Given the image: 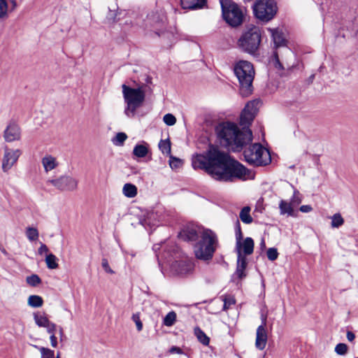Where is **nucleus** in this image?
<instances>
[{
  "label": "nucleus",
  "instance_id": "8fccbe9b",
  "mask_svg": "<svg viewBox=\"0 0 358 358\" xmlns=\"http://www.w3.org/2000/svg\"><path fill=\"white\" fill-rule=\"evenodd\" d=\"M169 352L170 354H179V355H181L183 353L182 350L178 346H172L169 349Z\"/></svg>",
  "mask_w": 358,
  "mask_h": 358
},
{
  "label": "nucleus",
  "instance_id": "f8f14e48",
  "mask_svg": "<svg viewBox=\"0 0 358 358\" xmlns=\"http://www.w3.org/2000/svg\"><path fill=\"white\" fill-rule=\"evenodd\" d=\"M20 137L21 131L20 127L14 122L9 123L3 131L4 140L6 142L11 143L19 141Z\"/></svg>",
  "mask_w": 358,
  "mask_h": 358
},
{
  "label": "nucleus",
  "instance_id": "0e129e2a",
  "mask_svg": "<svg viewBox=\"0 0 358 358\" xmlns=\"http://www.w3.org/2000/svg\"><path fill=\"white\" fill-rule=\"evenodd\" d=\"M356 358H358V357H356Z\"/></svg>",
  "mask_w": 358,
  "mask_h": 358
},
{
  "label": "nucleus",
  "instance_id": "2eb2a0df",
  "mask_svg": "<svg viewBox=\"0 0 358 358\" xmlns=\"http://www.w3.org/2000/svg\"><path fill=\"white\" fill-rule=\"evenodd\" d=\"M271 34L274 47L275 48L286 45L287 41L285 38L284 33L279 29H268Z\"/></svg>",
  "mask_w": 358,
  "mask_h": 358
},
{
  "label": "nucleus",
  "instance_id": "0eeeda50",
  "mask_svg": "<svg viewBox=\"0 0 358 358\" xmlns=\"http://www.w3.org/2000/svg\"><path fill=\"white\" fill-rule=\"evenodd\" d=\"M261 40L259 28L253 26L243 33L237 44L243 52L254 55L259 49Z\"/></svg>",
  "mask_w": 358,
  "mask_h": 358
},
{
  "label": "nucleus",
  "instance_id": "c756f323",
  "mask_svg": "<svg viewBox=\"0 0 358 358\" xmlns=\"http://www.w3.org/2000/svg\"><path fill=\"white\" fill-rule=\"evenodd\" d=\"M176 320V313L174 311H171L164 318L163 324L166 327H171L174 324Z\"/></svg>",
  "mask_w": 358,
  "mask_h": 358
},
{
  "label": "nucleus",
  "instance_id": "49530a36",
  "mask_svg": "<svg viewBox=\"0 0 358 358\" xmlns=\"http://www.w3.org/2000/svg\"><path fill=\"white\" fill-rule=\"evenodd\" d=\"M273 59H274V65L275 67L279 69H284L282 64L280 63L278 55L277 52H274L273 53Z\"/></svg>",
  "mask_w": 358,
  "mask_h": 358
},
{
  "label": "nucleus",
  "instance_id": "412c9836",
  "mask_svg": "<svg viewBox=\"0 0 358 358\" xmlns=\"http://www.w3.org/2000/svg\"><path fill=\"white\" fill-rule=\"evenodd\" d=\"M251 208L250 206L243 207L239 214V217L241 220L245 224H251L253 221L252 217H251L250 212Z\"/></svg>",
  "mask_w": 358,
  "mask_h": 358
},
{
  "label": "nucleus",
  "instance_id": "5fc2aeb1",
  "mask_svg": "<svg viewBox=\"0 0 358 358\" xmlns=\"http://www.w3.org/2000/svg\"><path fill=\"white\" fill-rule=\"evenodd\" d=\"M347 338L349 341L352 342L355 338V335L352 331H348L346 334Z\"/></svg>",
  "mask_w": 358,
  "mask_h": 358
},
{
  "label": "nucleus",
  "instance_id": "13d9d810",
  "mask_svg": "<svg viewBox=\"0 0 358 358\" xmlns=\"http://www.w3.org/2000/svg\"><path fill=\"white\" fill-rule=\"evenodd\" d=\"M260 246H261L262 249H264L266 248V243H265V241L264 239L262 240V241L260 243Z\"/></svg>",
  "mask_w": 358,
  "mask_h": 358
},
{
  "label": "nucleus",
  "instance_id": "4be33fe9",
  "mask_svg": "<svg viewBox=\"0 0 358 358\" xmlns=\"http://www.w3.org/2000/svg\"><path fill=\"white\" fill-rule=\"evenodd\" d=\"M148 153V148L146 143L137 144L133 150L134 155L139 158L145 157Z\"/></svg>",
  "mask_w": 358,
  "mask_h": 358
},
{
  "label": "nucleus",
  "instance_id": "58836bf2",
  "mask_svg": "<svg viewBox=\"0 0 358 358\" xmlns=\"http://www.w3.org/2000/svg\"><path fill=\"white\" fill-rule=\"evenodd\" d=\"M163 120L164 123L168 126H173L176 122V117L171 113L166 114L163 117Z\"/></svg>",
  "mask_w": 358,
  "mask_h": 358
},
{
  "label": "nucleus",
  "instance_id": "6ab92c4d",
  "mask_svg": "<svg viewBox=\"0 0 358 358\" xmlns=\"http://www.w3.org/2000/svg\"><path fill=\"white\" fill-rule=\"evenodd\" d=\"M194 334L198 341L205 346H208L210 343V338L204 333L200 327H196L194 329Z\"/></svg>",
  "mask_w": 358,
  "mask_h": 358
},
{
  "label": "nucleus",
  "instance_id": "6e6d98bb",
  "mask_svg": "<svg viewBox=\"0 0 358 358\" xmlns=\"http://www.w3.org/2000/svg\"><path fill=\"white\" fill-rule=\"evenodd\" d=\"M57 334L59 335V337H60V338H61V341H62L63 338H65V336H64V334L63 329H62L61 327H59V328L57 329Z\"/></svg>",
  "mask_w": 358,
  "mask_h": 358
},
{
  "label": "nucleus",
  "instance_id": "9b49d317",
  "mask_svg": "<svg viewBox=\"0 0 358 358\" xmlns=\"http://www.w3.org/2000/svg\"><path fill=\"white\" fill-rule=\"evenodd\" d=\"M194 264L187 259L176 261L171 265L172 270L178 275L185 276L194 271Z\"/></svg>",
  "mask_w": 358,
  "mask_h": 358
},
{
  "label": "nucleus",
  "instance_id": "ea45409f",
  "mask_svg": "<svg viewBox=\"0 0 358 358\" xmlns=\"http://www.w3.org/2000/svg\"><path fill=\"white\" fill-rule=\"evenodd\" d=\"M236 303V300L233 296H227L224 299V306L223 310H228L231 306L234 305Z\"/></svg>",
  "mask_w": 358,
  "mask_h": 358
},
{
  "label": "nucleus",
  "instance_id": "09e8293b",
  "mask_svg": "<svg viewBox=\"0 0 358 358\" xmlns=\"http://www.w3.org/2000/svg\"><path fill=\"white\" fill-rule=\"evenodd\" d=\"M78 181L74 178L69 179V190H73L77 188Z\"/></svg>",
  "mask_w": 358,
  "mask_h": 358
},
{
  "label": "nucleus",
  "instance_id": "9d476101",
  "mask_svg": "<svg viewBox=\"0 0 358 358\" xmlns=\"http://www.w3.org/2000/svg\"><path fill=\"white\" fill-rule=\"evenodd\" d=\"M4 154L2 159L1 168L3 172H8L17 162L22 152L19 149L13 150L7 145L4 147Z\"/></svg>",
  "mask_w": 358,
  "mask_h": 358
},
{
  "label": "nucleus",
  "instance_id": "20e7f679",
  "mask_svg": "<svg viewBox=\"0 0 358 358\" xmlns=\"http://www.w3.org/2000/svg\"><path fill=\"white\" fill-rule=\"evenodd\" d=\"M234 73L239 83L240 94L247 97L252 93V82L255 78L254 66L250 62L240 60L234 66Z\"/></svg>",
  "mask_w": 358,
  "mask_h": 358
},
{
  "label": "nucleus",
  "instance_id": "b1692460",
  "mask_svg": "<svg viewBox=\"0 0 358 358\" xmlns=\"http://www.w3.org/2000/svg\"><path fill=\"white\" fill-rule=\"evenodd\" d=\"M124 196L128 198H133L137 194V187L131 183H126L122 189Z\"/></svg>",
  "mask_w": 358,
  "mask_h": 358
},
{
  "label": "nucleus",
  "instance_id": "7c9ffc66",
  "mask_svg": "<svg viewBox=\"0 0 358 358\" xmlns=\"http://www.w3.org/2000/svg\"><path fill=\"white\" fill-rule=\"evenodd\" d=\"M26 236L30 241H34L38 239L39 233L35 227H27L26 229Z\"/></svg>",
  "mask_w": 358,
  "mask_h": 358
},
{
  "label": "nucleus",
  "instance_id": "5701e85b",
  "mask_svg": "<svg viewBox=\"0 0 358 358\" xmlns=\"http://www.w3.org/2000/svg\"><path fill=\"white\" fill-rule=\"evenodd\" d=\"M235 235H236V250H241V241L243 240V233L241 224L238 220L235 223Z\"/></svg>",
  "mask_w": 358,
  "mask_h": 358
},
{
  "label": "nucleus",
  "instance_id": "4468645a",
  "mask_svg": "<svg viewBox=\"0 0 358 358\" xmlns=\"http://www.w3.org/2000/svg\"><path fill=\"white\" fill-rule=\"evenodd\" d=\"M267 338L268 336L266 328H263L262 326H259L256 332L255 347L258 350H264L267 343Z\"/></svg>",
  "mask_w": 358,
  "mask_h": 358
},
{
  "label": "nucleus",
  "instance_id": "f704fd0d",
  "mask_svg": "<svg viewBox=\"0 0 358 358\" xmlns=\"http://www.w3.org/2000/svg\"><path fill=\"white\" fill-rule=\"evenodd\" d=\"M38 349L41 353V358H55V352L53 350L44 347H41Z\"/></svg>",
  "mask_w": 358,
  "mask_h": 358
},
{
  "label": "nucleus",
  "instance_id": "393cba45",
  "mask_svg": "<svg viewBox=\"0 0 358 358\" xmlns=\"http://www.w3.org/2000/svg\"><path fill=\"white\" fill-rule=\"evenodd\" d=\"M28 305L33 308H39L42 306L43 300L42 297L38 295H31L28 298Z\"/></svg>",
  "mask_w": 358,
  "mask_h": 358
},
{
  "label": "nucleus",
  "instance_id": "bf43d9fd",
  "mask_svg": "<svg viewBox=\"0 0 358 358\" xmlns=\"http://www.w3.org/2000/svg\"><path fill=\"white\" fill-rule=\"evenodd\" d=\"M10 2L12 3L13 5V8L14 9L15 7H16V1L15 0H9Z\"/></svg>",
  "mask_w": 358,
  "mask_h": 358
},
{
  "label": "nucleus",
  "instance_id": "ddd939ff",
  "mask_svg": "<svg viewBox=\"0 0 358 358\" xmlns=\"http://www.w3.org/2000/svg\"><path fill=\"white\" fill-rule=\"evenodd\" d=\"M236 250L237 252V264L235 275H236L239 279H243L247 275L245 270L247 267L248 262L246 257L243 255L241 250Z\"/></svg>",
  "mask_w": 358,
  "mask_h": 358
},
{
  "label": "nucleus",
  "instance_id": "f3484780",
  "mask_svg": "<svg viewBox=\"0 0 358 358\" xmlns=\"http://www.w3.org/2000/svg\"><path fill=\"white\" fill-rule=\"evenodd\" d=\"M41 163L46 173L53 170L59 164L56 158L49 155L42 158Z\"/></svg>",
  "mask_w": 358,
  "mask_h": 358
},
{
  "label": "nucleus",
  "instance_id": "3c124183",
  "mask_svg": "<svg viewBox=\"0 0 358 358\" xmlns=\"http://www.w3.org/2000/svg\"><path fill=\"white\" fill-rule=\"evenodd\" d=\"M261 321L262 324L260 326H262L263 328H266L267 322V314L264 313L262 311L261 312Z\"/></svg>",
  "mask_w": 358,
  "mask_h": 358
},
{
  "label": "nucleus",
  "instance_id": "f03ea898",
  "mask_svg": "<svg viewBox=\"0 0 358 358\" xmlns=\"http://www.w3.org/2000/svg\"><path fill=\"white\" fill-rule=\"evenodd\" d=\"M260 103L259 99H255L245 105L240 117V124L243 126L242 130L235 123L230 122L220 123L216 127L215 131L222 146L233 152H240L252 142V131L245 127H248L253 121Z\"/></svg>",
  "mask_w": 358,
  "mask_h": 358
},
{
  "label": "nucleus",
  "instance_id": "aec40b11",
  "mask_svg": "<svg viewBox=\"0 0 358 358\" xmlns=\"http://www.w3.org/2000/svg\"><path fill=\"white\" fill-rule=\"evenodd\" d=\"M294 206L290 202H287L285 200H281L279 203V208L281 215L287 214L288 215H292L294 212Z\"/></svg>",
  "mask_w": 358,
  "mask_h": 358
},
{
  "label": "nucleus",
  "instance_id": "a18cd8bd",
  "mask_svg": "<svg viewBox=\"0 0 358 358\" xmlns=\"http://www.w3.org/2000/svg\"><path fill=\"white\" fill-rule=\"evenodd\" d=\"M45 327L47 329V331L49 334H50L51 335L53 334H55V335H57V328L56 327L55 324H53V323L50 322L48 323V325L45 326Z\"/></svg>",
  "mask_w": 358,
  "mask_h": 358
},
{
  "label": "nucleus",
  "instance_id": "e2e57ef3",
  "mask_svg": "<svg viewBox=\"0 0 358 358\" xmlns=\"http://www.w3.org/2000/svg\"><path fill=\"white\" fill-rule=\"evenodd\" d=\"M56 358H59V355L58 354Z\"/></svg>",
  "mask_w": 358,
  "mask_h": 358
},
{
  "label": "nucleus",
  "instance_id": "6e6552de",
  "mask_svg": "<svg viewBox=\"0 0 358 358\" xmlns=\"http://www.w3.org/2000/svg\"><path fill=\"white\" fill-rule=\"evenodd\" d=\"M223 19L232 27L240 26L244 18L243 10L231 0H220Z\"/></svg>",
  "mask_w": 358,
  "mask_h": 358
},
{
  "label": "nucleus",
  "instance_id": "a878e982",
  "mask_svg": "<svg viewBox=\"0 0 358 358\" xmlns=\"http://www.w3.org/2000/svg\"><path fill=\"white\" fill-rule=\"evenodd\" d=\"M48 182H50L59 189H64L67 186V177L62 176L58 179L49 180Z\"/></svg>",
  "mask_w": 358,
  "mask_h": 358
},
{
  "label": "nucleus",
  "instance_id": "4d7b16f0",
  "mask_svg": "<svg viewBox=\"0 0 358 358\" xmlns=\"http://www.w3.org/2000/svg\"><path fill=\"white\" fill-rule=\"evenodd\" d=\"M114 12H115V10H111L110 9H109V14L108 15V17L110 18V19L115 20V14Z\"/></svg>",
  "mask_w": 358,
  "mask_h": 358
},
{
  "label": "nucleus",
  "instance_id": "79ce46f5",
  "mask_svg": "<svg viewBox=\"0 0 358 358\" xmlns=\"http://www.w3.org/2000/svg\"><path fill=\"white\" fill-rule=\"evenodd\" d=\"M131 319L135 322L137 330L141 331L143 329V323L140 319V313H136L133 314Z\"/></svg>",
  "mask_w": 358,
  "mask_h": 358
},
{
  "label": "nucleus",
  "instance_id": "f257e3e1",
  "mask_svg": "<svg viewBox=\"0 0 358 358\" xmlns=\"http://www.w3.org/2000/svg\"><path fill=\"white\" fill-rule=\"evenodd\" d=\"M194 169L205 171L213 180L221 182L245 181L255 178V173L226 152L210 146L203 154L192 159Z\"/></svg>",
  "mask_w": 358,
  "mask_h": 358
},
{
  "label": "nucleus",
  "instance_id": "72a5a7b5",
  "mask_svg": "<svg viewBox=\"0 0 358 358\" xmlns=\"http://www.w3.org/2000/svg\"><path fill=\"white\" fill-rule=\"evenodd\" d=\"M26 281L29 285L36 287L41 283V280L38 275L32 274L31 275L27 277Z\"/></svg>",
  "mask_w": 358,
  "mask_h": 358
},
{
  "label": "nucleus",
  "instance_id": "bb28decb",
  "mask_svg": "<svg viewBox=\"0 0 358 358\" xmlns=\"http://www.w3.org/2000/svg\"><path fill=\"white\" fill-rule=\"evenodd\" d=\"M127 138V135L125 133L119 132L112 138V142L116 146H122Z\"/></svg>",
  "mask_w": 358,
  "mask_h": 358
},
{
  "label": "nucleus",
  "instance_id": "1a4fd4ad",
  "mask_svg": "<svg viewBox=\"0 0 358 358\" xmlns=\"http://www.w3.org/2000/svg\"><path fill=\"white\" fill-rule=\"evenodd\" d=\"M277 10V4L274 0H257L253 6L255 16L266 22L274 17Z\"/></svg>",
  "mask_w": 358,
  "mask_h": 358
},
{
  "label": "nucleus",
  "instance_id": "052dcab7",
  "mask_svg": "<svg viewBox=\"0 0 358 358\" xmlns=\"http://www.w3.org/2000/svg\"><path fill=\"white\" fill-rule=\"evenodd\" d=\"M315 78V74H312L309 78H308V82L309 83H312L313 81Z\"/></svg>",
  "mask_w": 358,
  "mask_h": 358
},
{
  "label": "nucleus",
  "instance_id": "7ed1b4c3",
  "mask_svg": "<svg viewBox=\"0 0 358 358\" xmlns=\"http://www.w3.org/2000/svg\"><path fill=\"white\" fill-rule=\"evenodd\" d=\"M178 237L184 241L194 243V255L197 259L203 261L213 258L218 243L217 236L212 230L203 229L193 223L185 225Z\"/></svg>",
  "mask_w": 358,
  "mask_h": 358
},
{
  "label": "nucleus",
  "instance_id": "c9c22d12",
  "mask_svg": "<svg viewBox=\"0 0 358 358\" xmlns=\"http://www.w3.org/2000/svg\"><path fill=\"white\" fill-rule=\"evenodd\" d=\"M169 165L172 169H176L182 165V161L179 158L170 156Z\"/></svg>",
  "mask_w": 358,
  "mask_h": 358
},
{
  "label": "nucleus",
  "instance_id": "cd10ccee",
  "mask_svg": "<svg viewBox=\"0 0 358 358\" xmlns=\"http://www.w3.org/2000/svg\"><path fill=\"white\" fill-rule=\"evenodd\" d=\"M34 318L36 324L40 327H45L48 325L49 320L42 314H34Z\"/></svg>",
  "mask_w": 358,
  "mask_h": 358
},
{
  "label": "nucleus",
  "instance_id": "c85d7f7f",
  "mask_svg": "<svg viewBox=\"0 0 358 358\" xmlns=\"http://www.w3.org/2000/svg\"><path fill=\"white\" fill-rule=\"evenodd\" d=\"M331 226L332 228H338L344 223V219L340 213L334 214L331 217Z\"/></svg>",
  "mask_w": 358,
  "mask_h": 358
},
{
  "label": "nucleus",
  "instance_id": "680f3d73",
  "mask_svg": "<svg viewBox=\"0 0 358 358\" xmlns=\"http://www.w3.org/2000/svg\"><path fill=\"white\" fill-rule=\"evenodd\" d=\"M151 80H152V78H150V77H148V78H146V83H151Z\"/></svg>",
  "mask_w": 358,
  "mask_h": 358
},
{
  "label": "nucleus",
  "instance_id": "423d86ee",
  "mask_svg": "<svg viewBox=\"0 0 358 358\" xmlns=\"http://www.w3.org/2000/svg\"><path fill=\"white\" fill-rule=\"evenodd\" d=\"M122 94L127 107L124 113L128 117H133L136 110L145 100V92L141 88H131L125 84L122 85Z\"/></svg>",
  "mask_w": 358,
  "mask_h": 358
},
{
  "label": "nucleus",
  "instance_id": "a211bd4d",
  "mask_svg": "<svg viewBox=\"0 0 358 358\" xmlns=\"http://www.w3.org/2000/svg\"><path fill=\"white\" fill-rule=\"evenodd\" d=\"M254 241L250 237H247L243 242L241 241V251L243 255L245 257L252 254L254 251Z\"/></svg>",
  "mask_w": 358,
  "mask_h": 358
},
{
  "label": "nucleus",
  "instance_id": "37998d69",
  "mask_svg": "<svg viewBox=\"0 0 358 358\" xmlns=\"http://www.w3.org/2000/svg\"><path fill=\"white\" fill-rule=\"evenodd\" d=\"M301 202V199L300 198V194H299V191L295 190L294 192L293 196L291 199L290 203H292V205L294 207H295V206H298Z\"/></svg>",
  "mask_w": 358,
  "mask_h": 358
},
{
  "label": "nucleus",
  "instance_id": "2f4dec72",
  "mask_svg": "<svg viewBox=\"0 0 358 358\" xmlns=\"http://www.w3.org/2000/svg\"><path fill=\"white\" fill-rule=\"evenodd\" d=\"M57 258L53 254H48L45 257V262L47 266L50 269L56 268L58 266L57 263L56 262Z\"/></svg>",
  "mask_w": 358,
  "mask_h": 358
},
{
  "label": "nucleus",
  "instance_id": "603ef678",
  "mask_svg": "<svg viewBox=\"0 0 358 358\" xmlns=\"http://www.w3.org/2000/svg\"><path fill=\"white\" fill-rule=\"evenodd\" d=\"M51 345L53 348H56L57 345V337L55 334L50 336Z\"/></svg>",
  "mask_w": 358,
  "mask_h": 358
},
{
  "label": "nucleus",
  "instance_id": "4c0bfd02",
  "mask_svg": "<svg viewBox=\"0 0 358 358\" xmlns=\"http://www.w3.org/2000/svg\"><path fill=\"white\" fill-rule=\"evenodd\" d=\"M348 345L345 343H338L335 347V352L339 355H345L348 352Z\"/></svg>",
  "mask_w": 358,
  "mask_h": 358
},
{
  "label": "nucleus",
  "instance_id": "39448f33",
  "mask_svg": "<svg viewBox=\"0 0 358 358\" xmlns=\"http://www.w3.org/2000/svg\"><path fill=\"white\" fill-rule=\"evenodd\" d=\"M243 156L245 161L254 166H264L271 162L269 151L260 143L250 145L244 150Z\"/></svg>",
  "mask_w": 358,
  "mask_h": 358
},
{
  "label": "nucleus",
  "instance_id": "dca6fc26",
  "mask_svg": "<svg viewBox=\"0 0 358 358\" xmlns=\"http://www.w3.org/2000/svg\"><path fill=\"white\" fill-rule=\"evenodd\" d=\"M207 3V0H180L183 9L198 10L203 8Z\"/></svg>",
  "mask_w": 358,
  "mask_h": 358
},
{
  "label": "nucleus",
  "instance_id": "a19ab883",
  "mask_svg": "<svg viewBox=\"0 0 358 358\" xmlns=\"http://www.w3.org/2000/svg\"><path fill=\"white\" fill-rule=\"evenodd\" d=\"M267 257L271 261H275L277 259L278 257V252L276 248H270L268 249L267 252Z\"/></svg>",
  "mask_w": 358,
  "mask_h": 358
},
{
  "label": "nucleus",
  "instance_id": "e433bc0d",
  "mask_svg": "<svg viewBox=\"0 0 358 358\" xmlns=\"http://www.w3.org/2000/svg\"><path fill=\"white\" fill-rule=\"evenodd\" d=\"M8 3L6 0H0V18H4L7 16Z\"/></svg>",
  "mask_w": 358,
  "mask_h": 358
},
{
  "label": "nucleus",
  "instance_id": "de8ad7c7",
  "mask_svg": "<svg viewBox=\"0 0 358 358\" xmlns=\"http://www.w3.org/2000/svg\"><path fill=\"white\" fill-rule=\"evenodd\" d=\"M49 252V249L47 247V245L43 243H40V248L38 249V254L39 255H43V254H45L46 255H48V252Z\"/></svg>",
  "mask_w": 358,
  "mask_h": 358
},
{
  "label": "nucleus",
  "instance_id": "473e14b6",
  "mask_svg": "<svg viewBox=\"0 0 358 358\" xmlns=\"http://www.w3.org/2000/svg\"><path fill=\"white\" fill-rule=\"evenodd\" d=\"M159 148L164 154H171V142L169 139L161 140L159 143Z\"/></svg>",
  "mask_w": 358,
  "mask_h": 358
},
{
  "label": "nucleus",
  "instance_id": "864d4df0",
  "mask_svg": "<svg viewBox=\"0 0 358 358\" xmlns=\"http://www.w3.org/2000/svg\"><path fill=\"white\" fill-rule=\"evenodd\" d=\"M312 207L309 205H303L300 207V210L303 213H308L311 211Z\"/></svg>",
  "mask_w": 358,
  "mask_h": 358
},
{
  "label": "nucleus",
  "instance_id": "c03bdc74",
  "mask_svg": "<svg viewBox=\"0 0 358 358\" xmlns=\"http://www.w3.org/2000/svg\"><path fill=\"white\" fill-rule=\"evenodd\" d=\"M101 266L106 273L113 274L115 272L109 266V263L107 259L102 258L101 259Z\"/></svg>",
  "mask_w": 358,
  "mask_h": 358
}]
</instances>
